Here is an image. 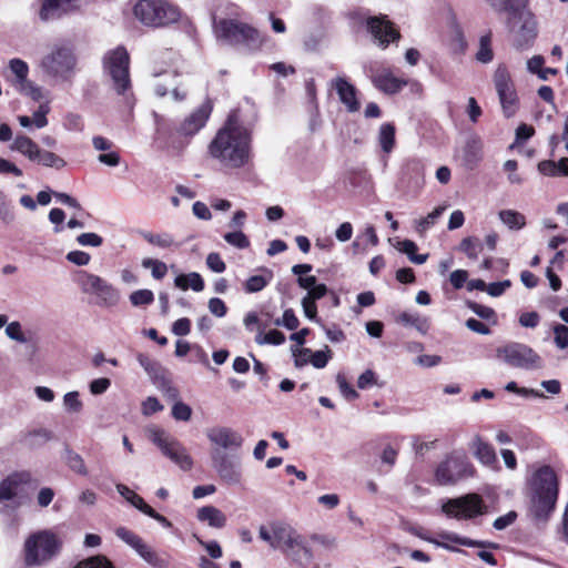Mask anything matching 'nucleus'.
I'll return each mask as SVG.
<instances>
[{
	"label": "nucleus",
	"mask_w": 568,
	"mask_h": 568,
	"mask_svg": "<svg viewBox=\"0 0 568 568\" xmlns=\"http://www.w3.org/2000/svg\"><path fill=\"white\" fill-rule=\"evenodd\" d=\"M251 132L241 123L237 112H232L210 142L207 152L223 168L240 169L251 159Z\"/></svg>",
	"instance_id": "1"
},
{
	"label": "nucleus",
	"mask_w": 568,
	"mask_h": 568,
	"mask_svg": "<svg viewBox=\"0 0 568 568\" xmlns=\"http://www.w3.org/2000/svg\"><path fill=\"white\" fill-rule=\"evenodd\" d=\"M558 497V479L554 469L542 466L537 469L529 481V515L545 521L554 511Z\"/></svg>",
	"instance_id": "2"
},
{
	"label": "nucleus",
	"mask_w": 568,
	"mask_h": 568,
	"mask_svg": "<svg viewBox=\"0 0 568 568\" xmlns=\"http://www.w3.org/2000/svg\"><path fill=\"white\" fill-rule=\"evenodd\" d=\"M62 548L61 538L51 529H42L27 537L23 542V562L27 567H40L51 561Z\"/></svg>",
	"instance_id": "3"
},
{
	"label": "nucleus",
	"mask_w": 568,
	"mask_h": 568,
	"mask_svg": "<svg viewBox=\"0 0 568 568\" xmlns=\"http://www.w3.org/2000/svg\"><path fill=\"white\" fill-rule=\"evenodd\" d=\"M40 68L55 81L70 82L75 73L77 58L70 47L57 44L41 59Z\"/></svg>",
	"instance_id": "4"
},
{
	"label": "nucleus",
	"mask_w": 568,
	"mask_h": 568,
	"mask_svg": "<svg viewBox=\"0 0 568 568\" xmlns=\"http://www.w3.org/2000/svg\"><path fill=\"white\" fill-rule=\"evenodd\" d=\"M524 6L514 14L507 17L506 24L513 37V45L517 50L530 48L538 36V23L535 14Z\"/></svg>",
	"instance_id": "5"
},
{
	"label": "nucleus",
	"mask_w": 568,
	"mask_h": 568,
	"mask_svg": "<svg viewBox=\"0 0 568 568\" xmlns=\"http://www.w3.org/2000/svg\"><path fill=\"white\" fill-rule=\"evenodd\" d=\"M134 17L148 27H164L180 19L179 8L164 0H140L133 8Z\"/></svg>",
	"instance_id": "6"
},
{
	"label": "nucleus",
	"mask_w": 568,
	"mask_h": 568,
	"mask_svg": "<svg viewBox=\"0 0 568 568\" xmlns=\"http://www.w3.org/2000/svg\"><path fill=\"white\" fill-rule=\"evenodd\" d=\"M32 480L31 474L27 470L12 471L0 481V505L1 513L9 515L17 511L26 503L22 494L23 487Z\"/></svg>",
	"instance_id": "7"
},
{
	"label": "nucleus",
	"mask_w": 568,
	"mask_h": 568,
	"mask_svg": "<svg viewBox=\"0 0 568 568\" xmlns=\"http://www.w3.org/2000/svg\"><path fill=\"white\" fill-rule=\"evenodd\" d=\"M77 283L82 293L94 297L99 307H113L120 301V292L103 277L85 271L78 273Z\"/></svg>",
	"instance_id": "8"
},
{
	"label": "nucleus",
	"mask_w": 568,
	"mask_h": 568,
	"mask_svg": "<svg viewBox=\"0 0 568 568\" xmlns=\"http://www.w3.org/2000/svg\"><path fill=\"white\" fill-rule=\"evenodd\" d=\"M146 434L161 453L182 470L187 471L193 467V459L187 449L172 435L159 427L148 428Z\"/></svg>",
	"instance_id": "9"
},
{
	"label": "nucleus",
	"mask_w": 568,
	"mask_h": 568,
	"mask_svg": "<svg viewBox=\"0 0 568 568\" xmlns=\"http://www.w3.org/2000/svg\"><path fill=\"white\" fill-rule=\"evenodd\" d=\"M214 30L217 38L231 44H245L250 49H257L263 43V38L256 29L235 20L215 21Z\"/></svg>",
	"instance_id": "10"
},
{
	"label": "nucleus",
	"mask_w": 568,
	"mask_h": 568,
	"mask_svg": "<svg viewBox=\"0 0 568 568\" xmlns=\"http://www.w3.org/2000/svg\"><path fill=\"white\" fill-rule=\"evenodd\" d=\"M496 356L505 364L515 368L531 371L539 369L544 366L539 354L530 346L523 343L510 342L500 346L496 351Z\"/></svg>",
	"instance_id": "11"
},
{
	"label": "nucleus",
	"mask_w": 568,
	"mask_h": 568,
	"mask_svg": "<svg viewBox=\"0 0 568 568\" xmlns=\"http://www.w3.org/2000/svg\"><path fill=\"white\" fill-rule=\"evenodd\" d=\"M130 55L122 45L108 51L103 57V67L113 82V89L122 94L131 87L130 73Z\"/></svg>",
	"instance_id": "12"
},
{
	"label": "nucleus",
	"mask_w": 568,
	"mask_h": 568,
	"mask_svg": "<svg viewBox=\"0 0 568 568\" xmlns=\"http://www.w3.org/2000/svg\"><path fill=\"white\" fill-rule=\"evenodd\" d=\"M442 511L449 518L467 520L486 514L487 506L480 495L471 493L447 499L442 505Z\"/></svg>",
	"instance_id": "13"
},
{
	"label": "nucleus",
	"mask_w": 568,
	"mask_h": 568,
	"mask_svg": "<svg viewBox=\"0 0 568 568\" xmlns=\"http://www.w3.org/2000/svg\"><path fill=\"white\" fill-rule=\"evenodd\" d=\"M473 474L474 467L465 456L452 454L438 465L435 477L438 484L450 485Z\"/></svg>",
	"instance_id": "14"
},
{
	"label": "nucleus",
	"mask_w": 568,
	"mask_h": 568,
	"mask_svg": "<svg viewBox=\"0 0 568 568\" xmlns=\"http://www.w3.org/2000/svg\"><path fill=\"white\" fill-rule=\"evenodd\" d=\"M115 535L122 541H124L126 545L133 548L136 551V554L149 565L155 568L168 567L169 561L162 556H160L153 547L148 545L141 537H139L133 531L124 527H119L115 530Z\"/></svg>",
	"instance_id": "15"
},
{
	"label": "nucleus",
	"mask_w": 568,
	"mask_h": 568,
	"mask_svg": "<svg viewBox=\"0 0 568 568\" xmlns=\"http://www.w3.org/2000/svg\"><path fill=\"white\" fill-rule=\"evenodd\" d=\"M280 551L298 566H306L313 560V551L306 537L296 529Z\"/></svg>",
	"instance_id": "16"
},
{
	"label": "nucleus",
	"mask_w": 568,
	"mask_h": 568,
	"mask_svg": "<svg viewBox=\"0 0 568 568\" xmlns=\"http://www.w3.org/2000/svg\"><path fill=\"white\" fill-rule=\"evenodd\" d=\"M295 528L281 520H273L258 527V537L273 550H281Z\"/></svg>",
	"instance_id": "17"
},
{
	"label": "nucleus",
	"mask_w": 568,
	"mask_h": 568,
	"mask_svg": "<svg viewBox=\"0 0 568 568\" xmlns=\"http://www.w3.org/2000/svg\"><path fill=\"white\" fill-rule=\"evenodd\" d=\"M212 463L217 476L227 485H240L242 481L241 463L221 452L212 453Z\"/></svg>",
	"instance_id": "18"
},
{
	"label": "nucleus",
	"mask_w": 568,
	"mask_h": 568,
	"mask_svg": "<svg viewBox=\"0 0 568 568\" xmlns=\"http://www.w3.org/2000/svg\"><path fill=\"white\" fill-rule=\"evenodd\" d=\"M366 27L378 45L386 48L390 41L399 39V32L386 16L371 17L366 20Z\"/></svg>",
	"instance_id": "19"
},
{
	"label": "nucleus",
	"mask_w": 568,
	"mask_h": 568,
	"mask_svg": "<svg viewBox=\"0 0 568 568\" xmlns=\"http://www.w3.org/2000/svg\"><path fill=\"white\" fill-rule=\"evenodd\" d=\"M82 0H41L39 19L48 22L80 10Z\"/></svg>",
	"instance_id": "20"
},
{
	"label": "nucleus",
	"mask_w": 568,
	"mask_h": 568,
	"mask_svg": "<svg viewBox=\"0 0 568 568\" xmlns=\"http://www.w3.org/2000/svg\"><path fill=\"white\" fill-rule=\"evenodd\" d=\"M209 440L223 449H239L243 445V437L230 427H213L207 429Z\"/></svg>",
	"instance_id": "21"
},
{
	"label": "nucleus",
	"mask_w": 568,
	"mask_h": 568,
	"mask_svg": "<svg viewBox=\"0 0 568 568\" xmlns=\"http://www.w3.org/2000/svg\"><path fill=\"white\" fill-rule=\"evenodd\" d=\"M329 85L336 91L339 101L348 112L354 113L359 110L361 103L356 97V88L345 77L334 78Z\"/></svg>",
	"instance_id": "22"
},
{
	"label": "nucleus",
	"mask_w": 568,
	"mask_h": 568,
	"mask_svg": "<svg viewBox=\"0 0 568 568\" xmlns=\"http://www.w3.org/2000/svg\"><path fill=\"white\" fill-rule=\"evenodd\" d=\"M327 292V286L321 283L316 287L308 290L306 295L302 298L303 312L308 320L320 323V318H317L316 301L324 297Z\"/></svg>",
	"instance_id": "23"
},
{
	"label": "nucleus",
	"mask_w": 568,
	"mask_h": 568,
	"mask_svg": "<svg viewBox=\"0 0 568 568\" xmlns=\"http://www.w3.org/2000/svg\"><path fill=\"white\" fill-rule=\"evenodd\" d=\"M470 450L473 452L474 456L484 465L486 466H493L497 462V456L495 453L494 447L485 442L479 435H476L470 444H469Z\"/></svg>",
	"instance_id": "24"
},
{
	"label": "nucleus",
	"mask_w": 568,
	"mask_h": 568,
	"mask_svg": "<svg viewBox=\"0 0 568 568\" xmlns=\"http://www.w3.org/2000/svg\"><path fill=\"white\" fill-rule=\"evenodd\" d=\"M210 115V109L206 105H202L194 112H192L181 124L180 131L185 135L195 134L201 128L204 126Z\"/></svg>",
	"instance_id": "25"
},
{
	"label": "nucleus",
	"mask_w": 568,
	"mask_h": 568,
	"mask_svg": "<svg viewBox=\"0 0 568 568\" xmlns=\"http://www.w3.org/2000/svg\"><path fill=\"white\" fill-rule=\"evenodd\" d=\"M199 521L206 523L212 528H223L226 525V516L214 506H203L197 509Z\"/></svg>",
	"instance_id": "26"
},
{
	"label": "nucleus",
	"mask_w": 568,
	"mask_h": 568,
	"mask_svg": "<svg viewBox=\"0 0 568 568\" xmlns=\"http://www.w3.org/2000/svg\"><path fill=\"white\" fill-rule=\"evenodd\" d=\"M10 150L21 153L30 161H36L40 148L31 138L24 134H18L10 145Z\"/></svg>",
	"instance_id": "27"
},
{
	"label": "nucleus",
	"mask_w": 568,
	"mask_h": 568,
	"mask_svg": "<svg viewBox=\"0 0 568 568\" xmlns=\"http://www.w3.org/2000/svg\"><path fill=\"white\" fill-rule=\"evenodd\" d=\"M373 83L378 90L388 94L398 92L407 84L406 81L395 78L390 73L375 75L373 78Z\"/></svg>",
	"instance_id": "28"
},
{
	"label": "nucleus",
	"mask_w": 568,
	"mask_h": 568,
	"mask_svg": "<svg viewBox=\"0 0 568 568\" xmlns=\"http://www.w3.org/2000/svg\"><path fill=\"white\" fill-rule=\"evenodd\" d=\"M494 84L498 97L516 90L508 69L501 64L495 70Z\"/></svg>",
	"instance_id": "29"
},
{
	"label": "nucleus",
	"mask_w": 568,
	"mask_h": 568,
	"mask_svg": "<svg viewBox=\"0 0 568 568\" xmlns=\"http://www.w3.org/2000/svg\"><path fill=\"white\" fill-rule=\"evenodd\" d=\"M273 280V272L264 268L263 274L250 276L243 284L245 293L253 294L263 291Z\"/></svg>",
	"instance_id": "30"
},
{
	"label": "nucleus",
	"mask_w": 568,
	"mask_h": 568,
	"mask_svg": "<svg viewBox=\"0 0 568 568\" xmlns=\"http://www.w3.org/2000/svg\"><path fill=\"white\" fill-rule=\"evenodd\" d=\"M174 284L183 291L192 288L195 292H201L204 288V281L196 272L178 275L174 280Z\"/></svg>",
	"instance_id": "31"
},
{
	"label": "nucleus",
	"mask_w": 568,
	"mask_h": 568,
	"mask_svg": "<svg viewBox=\"0 0 568 568\" xmlns=\"http://www.w3.org/2000/svg\"><path fill=\"white\" fill-rule=\"evenodd\" d=\"M395 126L392 123H383L379 126L377 141L384 153H390L395 146Z\"/></svg>",
	"instance_id": "32"
},
{
	"label": "nucleus",
	"mask_w": 568,
	"mask_h": 568,
	"mask_svg": "<svg viewBox=\"0 0 568 568\" xmlns=\"http://www.w3.org/2000/svg\"><path fill=\"white\" fill-rule=\"evenodd\" d=\"M486 3L496 13H508V16L517 12L524 3H529V0H485Z\"/></svg>",
	"instance_id": "33"
},
{
	"label": "nucleus",
	"mask_w": 568,
	"mask_h": 568,
	"mask_svg": "<svg viewBox=\"0 0 568 568\" xmlns=\"http://www.w3.org/2000/svg\"><path fill=\"white\" fill-rule=\"evenodd\" d=\"M498 217L509 230L518 231L526 225L525 215L515 210H501Z\"/></svg>",
	"instance_id": "34"
},
{
	"label": "nucleus",
	"mask_w": 568,
	"mask_h": 568,
	"mask_svg": "<svg viewBox=\"0 0 568 568\" xmlns=\"http://www.w3.org/2000/svg\"><path fill=\"white\" fill-rule=\"evenodd\" d=\"M397 322L405 326H413L422 334H426L429 328L428 320L416 313L403 312L398 315Z\"/></svg>",
	"instance_id": "35"
},
{
	"label": "nucleus",
	"mask_w": 568,
	"mask_h": 568,
	"mask_svg": "<svg viewBox=\"0 0 568 568\" xmlns=\"http://www.w3.org/2000/svg\"><path fill=\"white\" fill-rule=\"evenodd\" d=\"M142 237L149 244L158 246L160 248H169L172 246H178L173 235L168 232H163V233L143 232Z\"/></svg>",
	"instance_id": "36"
},
{
	"label": "nucleus",
	"mask_w": 568,
	"mask_h": 568,
	"mask_svg": "<svg viewBox=\"0 0 568 568\" xmlns=\"http://www.w3.org/2000/svg\"><path fill=\"white\" fill-rule=\"evenodd\" d=\"M445 210V205L437 206L429 214L417 220L415 222L416 232L420 235L426 233L437 222Z\"/></svg>",
	"instance_id": "37"
},
{
	"label": "nucleus",
	"mask_w": 568,
	"mask_h": 568,
	"mask_svg": "<svg viewBox=\"0 0 568 568\" xmlns=\"http://www.w3.org/2000/svg\"><path fill=\"white\" fill-rule=\"evenodd\" d=\"M9 70L14 75V83L20 87L28 81L29 65L26 61L14 58L9 61Z\"/></svg>",
	"instance_id": "38"
},
{
	"label": "nucleus",
	"mask_w": 568,
	"mask_h": 568,
	"mask_svg": "<svg viewBox=\"0 0 568 568\" xmlns=\"http://www.w3.org/2000/svg\"><path fill=\"white\" fill-rule=\"evenodd\" d=\"M68 467L79 475L87 476L88 469L81 455L73 452L72 449L65 448L63 457Z\"/></svg>",
	"instance_id": "39"
},
{
	"label": "nucleus",
	"mask_w": 568,
	"mask_h": 568,
	"mask_svg": "<svg viewBox=\"0 0 568 568\" xmlns=\"http://www.w3.org/2000/svg\"><path fill=\"white\" fill-rule=\"evenodd\" d=\"M439 541L453 542L466 547H485L487 544L484 541L473 540L467 537H462L455 532L443 531L438 534Z\"/></svg>",
	"instance_id": "40"
},
{
	"label": "nucleus",
	"mask_w": 568,
	"mask_h": 568,
	"mask_svg": "<svg viewBox=\"0 0 568 568\" xmlns=\"http://www.w3.org/2000/svg\"><path fill=\"white\" fill-rule=\"evenodd\" d=\"M285 342V336L282 332L277 329H271L267 333H263L262 329H258L257 335L255 336V343L258 345H281Z\"/></svg>",
	"instance_id": "41"
},
{
	"label": "nucleus",
	"mask_w": 568,
	"mask_h": 568,
	"mask_svg": "<svg viewBox=\"0 0 568 568\" xmlns=\"http://www.w3.org/2000/svg\"><path fill=\"white\" fill-rule=\"evenodd\" d=\"M141 264L142 267L151 271V275L155 280H162L168 273L166 264L160 260L146 257L142 260Z\"/></svg>",
	"instance_id": "42"
},
{
	"label": "nucleus",
	"mask_w": 568,
	"mask_h": 568,
	"mask_svg": "<svg viewBox=\"0 0 568 568\" xmlns=\"http://www.w3.org/2000/svg\"><path fill=\"white\" fill-rule=\"evenodd\" d=\"M498 98L504 115L506 118L513 116L518 109V97L516 90L505 93V95H499Z\"/></svg>",
	"instance_id": "43"
},
{
	"label": "nucleus",
	"mask_w": 568,
	"mask_h": 568,
	"mask_svg": "<svg viewBox=\"0 0 568 568\" xmlns=\"http://www.w3.org/2000/svg\"><path fill=\"white\" fill-rule=\"evenodd\" d=\"M490 43H491L490 33L485 34L480 38L479 48L476 53V59L478 62L489 63L493 60L494 53H493Z\"/></svg>",
	"instance_id": "44"
},
{
	"label": "nucleus",
	"mask_w": 568,
	"mask_h": 568,
	"mask_svg": "<svg viewBox=\"0 0 568 568\" xmlns=\"http://www.w3.org/2000/svg\"><path fill=\"white\" fill-rule=\"evenodd\" d=\"M480 151H481V141L478 138H471L467 141L465 148V159L466 161L475 165L480 160Z\"/></svg>",
	"instance_id": "45"
},
{
	"label": "nucleus",
	"mask_w": 568,
	"mask_h": 568,
	"mask_svg": "<svg viewBox=\"0 0 568 568\" xmlns=\"http://www.w3.org/2000/svg\"><path fill=\"white\" fill-rule=\"evenodd\" d=\"M36 161L48 168L61 169L65 165V162L62 158L58 156L53 152L44 151L41 149L39 150V154Z\"/></svg>",
	"instance_id": "46"
},
{
	"label": "nucleus",
	"mask_w": 568,
	"mask_h": 568,
	"mask_svg": "<svg viewBox=\"0 0 568 568\" xmlns=\"http://www.w3.org/2000/svg\"><path fill=\"white\" fill-rule=\"evenodd\" d=\"M223 239L227 244L240 250L247 248L250 246V240L242 231L225 233Z\"/></svg>",
	"instance_id": "47"
},
{
	"label": "nucleus",
	"mask_w": 568,
	"mask_h": 568,
	"mask_svg": "<svg viewBox=\"0 0 568 568\" xmlns=\"http://www.w3.org/2000/svg\"><path fill=\"white\" fill-rule=\"evenodd\" d=\"M74 568H113V565L105 556L97 555L80 561Z\"/></svg>",
	"instance_id": "48"
},
{
	"label": "nucleus",
	"mask_w": 568,
	"mask_h": 568,
	"mask_svg": "<svg viewBox=\"0 0 568 568\" xmlns=\"http://www.w3.org/2000/svg\"><path fill=\"white\" fill-rule=\"evenodd\" d=\"M308 356V363H311L315 368H324L332 357V352L328 348V346H325V348L321 351H311V354Z\"/></svg>",
	"instance_id": "49"
},
{
	"label": "nucleus",
	"mask_w": 568,
	"mask_h": 568,
	"mask_svg": "<svg viewBox=\"0 0 568 568\" xmlns=\"http://www.w3.org/2000/svg\"><path fill=\"white\" fill-rule=\"evenodd\" d=\"M554 343L557 348L564 351L568 348V326L564 324H555L552 326Z\"/></svg>",
	"instance_id": "50"
},
{
	"label": "nucleus",
	"mask_w": 568,
	"mask_h": 568,
	"mask_svg": "<svg viewBox=\"0 0 568 568\" xmlns=\"http://www.w3.org/2000/svg\"><path fill=\"white\" fill-rule=\"evenodd\" d=\"M480 247L478 241L471 236L465 237L459 244V250L471 260L477 258Z\"/></svg>",
	"instance_id": "51"
},
{
	"label": "nucleus",
	"mask_w": 568,
	"mask_h": 568,
	"mask_svg": "<svg viewBox=\"0 0 568 568\" xmlns=\"http://www.w3.org/2000/svg\"><path fill=\"white\" fill-rule=\"evenodd\" d=\"M154 301V295L150 290H138L131 293L130 302L134 306L149 305Z\"/></svg>",
	"instance_id": "52"
},
{
	"label": "nucleus",
	"mask_w": 568,
	"mask_h": 568,
	"mask_svg": "<svg viewBox=\"0 0 568 568\" xmlns=\"http://www.w3.org/2000/svg\"><path fill=\"white\" fill-rule=\"evenodd\" d=\"M274 324L276 326H284L286 327L287 329H296L300 325V321L298 318L296 317L295 313L293 310L288 308V310H285L284 313H283V316L282 318H277Z\"/></svg>",
	"instance_id": "53"
},
{
	"label": "nucleus",
	"mask_w": 568,
	"mask_h": 568,
	"mask_svg": "<svg viewBox=\"0 0 568 568\" xmlns=\"http://www.w3.org/2000/svg\"><path fill=\"white\" fill-rule=\"evenodd\" d=\"M172 416L176 420L187 422L192 416V408L187 404L176 400L172 407Z\"/></svg>",
	"instance_id": "54"
},
{
	"label": "nucleus",
	"mask_w": 568,
	"mask_h": 568,
	"mask_svg": "<svg viewBox=\"0 0 568 568\" xmlns=\"http://www.w3.org/2000/svg\"><path fill=\"white\" fill-rule=\"evenodd\" d=\"M20 91L30 97L34 101H40L47 98V94L43 92L41 87L36 85L31 81H27L22 85L19 87Z\"/></svg>",
	"instance_id": "55"
},
{
	"label": "nucleus",
	"mask_w": 568,
	"mask_h": 568,
	"mask_svg": "<svg viewBox=\"0 0 568 568\" xmlns=\"http://www.w3.org/2000/svg\"><path fill=\"white\" fill-rule=\"evenodd\" d=\"M6 335L18 343H26L27 338L22 332L21 324L17 321L6 324Z\"/></svg>",
	"instance_id": "56"
},
{
	"label": "nucleus",
	"mask_w": 568,
	"mask_h": 568,
	"mask_svg": "<svg viewBox=\"0 0 568 568\" xmlns=\"http://www.w3.org/2000/svg\"><path fill=\"white\" fill-rule=\"evenodd\" d=\"M77 242L81 246L99 247L103 243V239L93 232L82 233L77 236Z\"/></svg>",
	"instance_id": "57"
},
{
	"label": "nucleus",
	"mask_w": 568,
	"mask_h": 568,
	"mask_svg": "<svg viewBox=\"0 0 568 568\" xmlns=\"http://www.w3.org/2000/svg\"><path fill=\"white\" fill-rule=\"evenodd\" d=\"M0 219L4 223H11L14 221V213L12 211L10 202L2 191H0Z\"/></svg>",
	"instance_id": "58"
},
{
	"label": "nucleus",
	"mask_w": 568,
	"mask_h": 568,
	"mask_svg": "<svg viewBox=\"0 0 568 568\" xmlns=\"http://www.w3.org/2000/svg\"><path fill=\"white\" fill-rule=\"evenodd\" d=\"M50 112V106L48 103H42L39 105L38 110L34 111L31 120L32 123L38 128L42 129L48 125L47 114Z\"/></svg>",
	"instance_id": "59"
},
{
	"label": "nucleus",
	"mask_w": 568,
	"mask_h": 568,
	"mask_svg": "<svg viewBox=\"0 0 568 568\" xmlns=\"http://www.w3.org/2000/svg\"><path fill=\"white\" fill-rule=\"evenodd\" d=\"M63 405L68 412L79 413L82 409V403L79 399L78 392H69L63 397Z\"/></svg>",
	"instance_id": "60"
},
{
	"label": "nucleus",
	"mask_w": 568,
	"mask_h": 568,
	"mask_svg": "<svg viewBox=\"0 0 568 568\" xmlns=\"http://www.w3.org/2000/svg\"><path fill=\"white\" fill-rule=\"evenodd\" d=\"M336 383L338 385V388L342 393V395L348 399H356L358 397V393L347 383L345 376L343 374H337L336 376Z\"/></svg>",
	"instance_id": "61"
},
{
	"label": "nucleus",
	"mask_w": 568,
	"mask_h": 568,
	"mask_svg": "<svg viewBox=\"0 0 568 568\" xmlns=\"http://www.w3.org/2000/svg\"><path fill=\"white\" fill-rule=\"evenodd\" d=\"M65 258L68 262L77 266H85L91 261V255L84 251H70Z\"/></svg>",
	"instance_id": "62"
},
{
	"label": "nucleus",
	"mask_w": 568,
	"mask_h": 568,
	"mask_svg": "<svg viewBox=\"0 0 568 568\" xmlns=\"http://www.w3.org/2000/svg\"><path fill=\"white\" fill-rule=\"evenodd\" d=\"M207 267L215 273H223L226 268V264L222 260L221 255L216 252H212L206 256Z\"/></svg>",
	"instance_id": "63"
},
{
	"label": "nucleus",
	"mask_w": 568,
	"mask_h": 568,
	"mask_svg": "<svg viewBox=\"0 0 568 568\" xmlns=\"http://www.w3.org/2000/svg\"><path fill=\"white\" fill-rule=\"evenodd\" d=\"M63 126L68 131H82L84 125L82 118L79 114L75 113H68L64 118Z\"/></svg>",
	"instance_id": "64"
}]
</instances>
